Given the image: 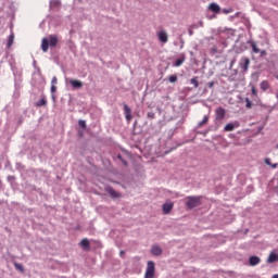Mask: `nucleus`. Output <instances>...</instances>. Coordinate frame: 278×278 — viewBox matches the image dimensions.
<instances>
[{"label": "nucleus", "mask_w": 278, "mask_h": 278, "mask_svg": "<svg viewBox=\"0 0 278 278\" xmlns=\"http://www.w3.org/2000/svg\"><path fill=\"white\" fill-rule=\"evenodd\" d=\"M49 46L58 47V37L50 35L48 39H42L41 49L43 53H47L49 51Z\"/></svg>", "instance_id": "nucleus-1"}, {"label": "nucleus", "mask_w": 278, "mask_h": 278, "mask_svg": "<svg viewBox=\"0 0 278 278\" xmlns=\"http://www.w3.org/2000/svg\"><path fill=\"white\" fill-rule=\"evenodd\" d=\"M186 205L189 210H193V207H199L201 205V197H187Z\"/></svg>", "instance_id": "nucleus-2"}, {"label": "nucleus", "mask_w": 278, "mask_h": 278, "mask_svg": "<svg viewBox=\"0 0 278 278\" xmlns=\"http://www.w3.org/2000/svg\"><path fill=\"white\" fill-rule=\"evenodd\" d=\"M153 277H155V263L153 261H149L147 263L144 278H153Z\"/></svg>", "instance_id": "nucleus-3"}, {"label": "nucleus", "mask_w": 278, "mask_h": 278, "mask_svg": "<svg viewBox=\"0 0 278 278\" xmlns=\"http://www.w3.org/2000/svg\"><path fill=\"white\" fill-rule=\"evenodd\" d=\"M104 190L108 192V194H110V197H112V199H121V193L114 190V188L108 186L104 188Z\"/></svg>", "instance_id": "nucleus-4"}, {"label": "nucleus", "mask_w": 278, "mask_h": 278, "mask_svg": "<svg viewBox=\"0 0 278 278\" xmlns=\"http://www.w3.org/2000/svg\"><path fill=\"white\" fill-rule=\"evenodd\" d=\"M249 64H251V60H249V58L243 56L240 60L239 66L240 68H242L243 71H249Z\"/></svg>", "instance_id": "nucleus-5"}, {"label": "nucleus", "mask_w": 278, "mask_h": 278, "mask_svg": "<svg viewBox=\"0 0 278 278\" xmlns=\"http://www.w3.org/2000/svg\"><path fill=\"white\" fill-rule=\"evenodd\" d=\"M66 81H68L71 86L75 89L84 88V83H81L80 80L70 78L66 79Z\"/></svg>", "instance_id": "nucleus-6"}, {"label": "nucleus", "mask_w": 278, "mask_h": 278, "mask_svg": "<svg viewBox=\"0 0 278 278\" xmlns=\"http://www.w3.org/2000/svg\"><path fill=\"white\" fill-rule=\"evenodd\" d=\"M237 127H240V122L228 123L224 127V131H233Z\"/></svg>", "instance_id": "nucleus-7"}, {"label": "nucleus", "mask_w": 278, "mask_h": 278, "mask_svg": "<svg viewBox=\"0 0 278 278\" xmlns=\"http://www.w3.org/2000/svg\"><path fill=\"white\" fill-rule=\"evenodd\" d=\"M173 202H166L162 205V211L163 214H170V212L173 211Z\"/></svg>", "instance_id": "nucleus-8"}, {"label": "nucleus", "mask_w": 278, "mask_h": 278, "mask_svg": "<svg viewBox=\"0 0 278 278\" xmlns=\"http://www.w3.org/2000/svg\"><path fill=\"white\" fill-rule=\"evenodd\" d=\"M124 114H125L126 121L128 122L131 121V118H134V116L131 115V109L127 104H124Z\"/></svg>", "instance_id": "nucleus-9"}, {"label": "nucleus", "mask_w": 278, "mask_h": 278, "mask_svg": "<svg viewBox=\"0 0 278 278\" xmlns=\"http://www.w3.org/2000/svg\"><path fill=\"white\" fill-rule=\"evenodd\" d=\"M225 114H226L225 109H223L220 106L216 109V119L217 121H223V118H225Z\"/></svg>", "instance_id": "nucleus-10"}, {"label": "nucleus", "mask_w": 278, "mask_h": 278, "mask_svg": "<svg viewBox=\"0 0 278 278\" xmlns=\"http://www.w3.org/2000/svg\"><path fill=\"white\" fill-rule=\"evenodd\" d=\"M208 10H211V12H214V14H220V7L215 2L208 5Z\"/></svg>", "instance_id": "nucleus-11"}, {"label": "nucleus", "mask_w": 278, "mask_h": 278, "mask_svg": "<svg viewBox=\"0 0 278 278\" xmlns=\"http://www.w3.org/2000/svg\"><path fill=\"white\" fill-rule=\"evenodd\" d=\"M151 253L155 257H160V255H162V248H160V245H153L151 249Z\"/></svg>", "instance_id": "nucleus-12"}, {"label": "nucleus", "mask_w": 278, "mask_h": 278, "mask_svg": "<svg viewBox=\"0 0 278 278\" xmlns=\"http://www.w3.org/2000/svg\"><path fill=\"white\" fill-rule=\"evenodd\" d=\"M261 262L262 258H260L258 256H250L249 258L250 266H257V264H260Z\"/></svg>", "instance_id": "nucleus-13"}, {"label": "nucleus", "mask_w": 278, "mask_h": 278, "mask_svg": "<svg viewBox=\"0 0 278 278\" xmlns=\"http://www.w3.org/2000/svg\"><path fill=\"white\" fill-rule=\"evenodd\" d=\"M159 40L161 42H168V34H166V30H161L159 33Z\"/></svg>", "instance_id": "nucleus-14"}, {"label": "nucleus", "mask_w": 278, "mask_h": 278, "mask_svg": "<svg viewBox=\"0 0 278 278\" xmlns=\"http://www.w3.org/2000/svg\"><path fill=\"white\" fill-rule=\"evenodd\" d=\"M80 247L85 250V251H89L90 250V241L88 239H83L80 241Z\"/></svg>", "instance_id": "nucleus-15"}, {"label": "nucleus", "mask_w": 278, "mask_h": 278, "mask_svg": "<svg viewBox=\"0 0 278 278\" xmlns=\"http://www.w3.org/2000/svg\"><path fill=\"white\" fill-rule=\"evenodd\" d=\"M277 260H278V255L271 252L267 258V264H275Z\"/></svg>", "instance_id": "nucleus-16"}, {"label": "nucleus", "mask_w": 278, "mask_h": 278, "mask_svg": "<svg viewBox=\"0 0 278 278\" xmlns=\"http://www.w3.org/2000/svg\"><path fill=\"white\" fill-rule=\"evenodd\" d=\"M61 5H62V2L60 0L50 1V8H60Z\"/></svg>", "instance_id": "nucleus-17"}, {"label": "nucleus", "mask_w": 278, "mask_h": 278, "mask_svg": "<svg viewBox=\"0 0 278 278\" xmlns=\"http://www.w3.org/2000/svg\"><path fill=\"white\" fill-rule=\"evenodd\" d=\"M45 105H47V99L41 98L37 103L36 106L37 108H45Z\"/></svg>", "instance_id": "nucleus-18"}, {"label": "nucleus", "mask_w": 278, "mask_h": 278, "mask_svg": "<svg viewBox=\"0 0 278 278\" xmlns=\"http://www.w3.org/2000/svg\"><path fill=\"white\" fill-rule=\"evenodd\" d=\"M250 45L254 53H260V48H257V43L255 41L250 42Z\"/></svg>", "instance_id": "nucleus-19"}, {"label": "nucleus", "mask_w": 278, "mask_h": 278, "mask_svg": "<svg viewBox=\"0 0 278 278\" xmlns=\"http://www.w3.org/2000/svg\"><path fill=\"white\" fill-rule=\"evenodd\" d=\"M184 62H186V59L182 56V58H179L177 59L175 62H174V66H181V64H184Z\"/></svg>", "instance_id": "nucleus-20"}, {"label": "nucleus", "mask_w": 278, "mask_h": 278, "mask_svg": "<svg viewBox=\"0 0 278 278\" xmlns=\"http://www.w3.org/2000/svg\"><path fill=\"white\" fill-rule=\"evenodd\" d=\"M207 121H210V116L204 115L203 119L199 122L198 127H203V125H205Z\"/></svg>", "instance_id": "nucleus-21"}, {"label": "nucleus", "mask_w": 278, "mask_h": 278, "mask_svg": "<svg viewBox=\"0 0 278 278\" xmlns=\"http://www.w3.org/2000/svg\"><path fill=\"white\" fill-rule=\"evenodd\" d=\"M14 268H16L20 273H25V267H23V264L14 263Z\"/></svg>", "instance_id": "nucleus-22"}, {"label": "nucleus", "mask_w": 278, "mask_h": 278, "mask_svg": "<svg viewBox=\"0 0 278 278\" xmlns=\"http://www.w3.org/2000/svg\"><path fill=\"white\" fill-rule=\"evenodd\" d=\"M190 84H192L193 88H199V79L197 77L191 78Z\"/></svg>", "instance_id": "nucleus-23"}, {"label": "nucleus", "mask_w": 278, "mask_h": 278, "mask_svg": "<svg viewBox=\"0 0 278 278\" xmlns=\"http://www.w3.org/2000/svg\"><path fill=\"white\" fill-rule=\"evenodd\" d=\"M268 88H269L268 81L263 80V81L261 83V89H262V90H268Z\"/></svg>", "instance_id": "nucleus-24"}, {"label": "nucleus", "mask_w": 278, "mask_h": 278, "mask_svg": "<svg viewBox=\"0 0 278 278\" xmlns=\"http://www.w3.org/2000/svg\"><path fill=\"white\" fill-rule=\"evenodd\" d=\"M245 108H248V110L253 108V102L249 98H245Z\"/></svg>", "instance_id": "nucleus-25"}, {"label": "nucleus", "mask_w": 278, "mask_h": 278, "mask_svg": "<svg viewBox=\"0 0 278 278\" xmlns=\"http://www.w3.org/2000/svg\"><path fill=\"white\" fill-rule=\"evenodd\" d=\"M12 45H14V35H10L8 39V47H11Z\"/></svg>", "instance_id": "nucleus-26"}, {"label": "nucleus", "mask_w": 278, "mask_h": 278, "mask_svg": "<svg viewBox=\"0 0 278 278\" xmlns=\"http://www.w3.org/2000/svg\"><path fill=\"white\" fill-rule=\"evenodd\" d=\"M147 118H149L150 121H153V118H155V113L153 111L148 112L147 113Z\"/></svg>", "instance_id": "nucleus-27"}, {"label": "nucleus", "mask_w": 278, "mask_h": 278, "mask_svg": "<svg viewBox=\"0 0 278 278\" xmlns=\"http://www.w3.org/2000/svg\"><path fill=\"white\" fill-rule=\"evenodd\" d=\"M238 75V72H235L231 76H229V81H236V76Z\"/></svg>", "instance_id": "nucleus-28"}, {"label": "nucleus", "mask_w": 278, "mask_h": 278, "mask_svg": "<svg viewBox=\"0 0 278 278\" xmlns=\"http://www.w3.org/2000/svg\"><path fill=\"white\" fill-rule=\"evenodd\" d=\"M78 125H79V127H81L83 129H86V121L80 119V121L78 122Z\"/></svg>", "instance_id": "nucleus-29"}, {"label": "nucleus", "mask_w": 278, "mask_h": 278, "mask_svg": "<svg viewBox=\"0 0 278 278\" xmlns=\"http://www.w3.org/2000/svg\"><path fill=\"white\" fill-rule=\"evenodd\" d=\"M51 94H55V92H58V87H55V85H51Z\"/></svg>", "instance_id": "nucleus-30"}, {"label": "nucleus", "mask_w": 278, "mask_h": 278, "mask_svg": "<svg viewBox=\"0 0 278 278\" xmlns=\"http://www.w3.org/2000/svg\"><path fill=\"white\" fill-rule=\"evenodd\" d=\"M170 84H175L177 81V76L173 75L169 77Z\"/></svg>", "instance_id": "nucleus-31"}, {"label": "nucleus", "mask_w": 278, "mask_h": 278, "mask_svg": "<svg viewBox=\"0 0 278 278\" xmlns=\"http://www.w3.org/2000/svg\"><path fill=\"white\" fill-rule=\"evenodd\" d=\"M223 12L224 14H231V12H233V9H224Z\"/></svg>", "instance_id": "nucleus-32"}, {"label": "nucleus", "mask_w": 278, "mask_h": 278, "mask_svg": "<svg viewBox=\"0 0 278 278\" xmlns=\"http://www.w3.org/2000/svg\"><path fill=\"white\" fill-rule=\"evenodd\" d=\"M51 84L52 86H55L58 84V77H53Z\"/></svg>", "instance_id": "nucleus-33"}, {"label": "nucleus", "mask_w": 278, "mask_h": 278, "mask_svg": "<svg viewBox=\"0 0 278 278\" xmlns=\"http://www.w3.org/2000/svg\"><path fill=\"white\" fill-rule=\"evenodd\" d=\"M265 164H267V166H273V163H270V159L269 157L265 159Z\"/></svg>", "instance_id": "nucleus-34"}, {"label": "nucleus", "mask_w": 278, "mask_h": 278, "mask_svg": "<svg viewBox=\"0 0 278 278\" xmlns=\"http://www.w3.org/2000/svg\"><path fill=\"white\" fill-rule=\"evenodd\" d=\"M252 94L257 96V89H255V87H252Z\"/></svg>", "instance_id": "nucleus-35"}, {"label": "nucleus", "mask_w": 278, "mask_h": 278, "mask_svg": "<svg viewBox=\"0 0 278 278\" xmlns=\"http://www.w3.org/2000/svg\"><path fill=\"white\" fill-rule=\"evenodd\" d=\"M16 179V177L14 176H8V181H14Z\"/></svg>", "instance_id": "nucleus-36"}, {"label": "nucleus", "mask_w": 278, "mask_h": 278, "mask_svg": "<svg viewBox=\"0 0 278 278\" xmlns=\"http://www.w3.org/2000/svg\"><path fill=\"white\" fill-rule=\"evenodd\" d=\"M208 88H214V81L207 83Z\"/></svg>", "instance_id": "nucleus-37"}, {"label": "nucleus", "mask_w": 278, "mask_h": 278, "mask_svg": "<svg viewBox=\"0 0 278 278\" xmlns=\"http://www.w3.org/2000/svg\"><path fill=\"white\" fill-rule=\"evenodd\" d=\"M271 168H277V163L269 165Z\"/></svg>", "instance_id": "nucleus-38"}, {"label": "nucleus", "mask_w": 278, "mask_h": 278, "mask_svg": "<svg viewBox=\"0 0 278 278\" xmlns=\"http://www.w3.org/2000/svg\"><path fill=\"white\" fill-rule=\"evenodd\" d=\"M51 99H52V101H55V94L54 93L51 94Z\"/></svg>", "instance_id": "nucleus-39"}, {"label": "nucleus", "mask_w": 278, "mask_h": 278, "mask_svg": "<svg viewBox=\"0 0 278 278\" xmlns=\"http://www.w3.org/2000/svg\"><path fill=\"white\" fill-rule=\"evenodd\" d=\"M261 55H266V51L265 50L261 51Z\"/></svg>", "instance_id": "nucleus-40"}, {"label": "nucleus", "mask_w": 278, "mask_h": 278, "mask_svg": "<svg viewBox=\"0 0 278 278\" xmlns=\"http://www.w3.org/2000/svg\"><path fill=\"white\" fill-rule=\"evenodd\" d=\"M125 253V251H121L119 252V255L123 257V254Z\"/></svg>", "instance_id": "nucleus-41"}, {"label": "nucleus", "mask_w": 278, "mask_h": 278, "mask_svg": "<svg viewBox=\"0 0 278 278\" xmlns=\"http://www.w3.org/2000/svg\"><path fill=\"white\" fill-rule=\"evenodd\" d=\"M118 160H123V156H121V154L117 155Z\"/></svg>", "instance_id": "nucleus-42"}, {"label": "nucleus", "mask_w": 278, "mask_h": 278, "mask_svg": "<svg viewBox=\"0 0 278 278\" xmlns=\"http://www.w3.org/2000/svg\"><path fill=\"white\" fill-rule=\"evenodd\" d=\"M123 164H124L125 166H127V161H123Z\"/></svg>", "instance_id": "nucleus-43"}, {"label": "nucleus", "mask_w": 278, "mask_h": 278, "mask_svg": "<svg viewBox=\"0 0 278 278\" xmlns=\"http://www.w3.org/2000/svg\"><path fill=\"white\" fill-rule=\"evenodd\" d=\"M273 278H278V274L274 275Z\"/></svg>", "instance_id": "nucleus-44"}]
</instances>
